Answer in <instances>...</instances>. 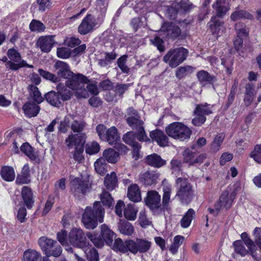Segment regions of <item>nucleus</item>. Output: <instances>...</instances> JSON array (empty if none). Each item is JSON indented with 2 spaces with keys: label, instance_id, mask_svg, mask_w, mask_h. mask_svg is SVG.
Instances as JSON below:
<instances>
[{
  "label": "nucleus",
  "instance_id": "nucleus-1",
  "mask_svg": "<svg viewBox=\"0 0 261 261\" xmlns=\"http://www.w3.org/2000/svg\"><path fill=\"white\" fill-rule=\"evenodd\" d=\"M105 211L99 201H95L92 207L87 206L83 214L82 221L87 229H93L98 225V221H103Z\"/></svg>",
  "mask_w": 261,
  "mask_h": 261
},
{
  "label": "nucleus",
  "instance_id": "nucleus-2",
  "mask_svg": "<svg viewBox=\"0 0 261 261\" xmlns=\"http://www.w3.org/2000/svg\"><path fill=\"white\" fill-rule=\"evenodd\" d=\"M57 239L63 246H67L70 244L81 248H83L86 246V237L81 228L72 229L68 237L67 231L62 230L57 233Z\"/></svg>",
  "mask_w": 261,
  "mask_h": 261
},
{
  "label": "nucleus",
  "instance_id": "nucleus-3",
  "mask_svg": "<svg viewBox=\"0 0 261 261\" xmlns=\"http://www.w3.org/2000/svg\"><path fill=\"white\" fill-rule=\"evenodd\" d=\"M192 4L189 0H181L171 4L170 2H163L156 9L163 12L165 15L171 19H174L178 12H186L191 9Z\"/></svg>",
  "mask_w": 261,
  "mask_h": 261
},
{
  "label": "nucleus",
  "instance_id": "nucleus-4",
  "mask_svg": "<svg viewBox=\"0 0 261 261\" xmlns=\"http://www.w3.org/2000/svg\"><path fill=\"white\" fill-rule=\"evenodd\" d=\"M65 82L66 86L72 90L77 98H87L89 94L85 88V85L88 82V80L84 75L72 74L69 79Z\"/></svg>",
  "mask_w": 261,
  "mask_h": 261
},
{
  "label": "nucleus",
  "instance_id": "nucleus-5",
  "mask_svg": "<svg viewBox=\"0 0 261 261\" xmlns=\"http://www.w3.org/2000/svg\"><path fill=\"white\" fill-rule=\"evenodd\" d=\"M175 196L178 197L182 203H189L194 196V190L188 180L186 178H177L175 181Z\"/></svg>",
  "mask_w": 261,
  "mask_h": 261
},
{
  "label": "nucleus",
  "instance_id": "nucleus-6",
  "mask_svg": "<svg viewBox=\"0 0 261 261\" xmlns=\"http://www.w3.org/2000/svg\"><path fill=\"white\" fill-rule=\"evenodd\" d=\"M167 135L181 141L189 139L191 135L190 129L184 124L175 122L169 124L166 128Z\"/></svg>",
  "mask_w": 261,
  "mask_h": 261
},
{
  "label": "nucleus",
  "instance_id": "nucleus-7",
  "mask_svg": "<svg viewBox=\"0 0 261 261\" xmlns=\"http://www.w3.org/2000/svg\"><path fill=\"white\" fill-rule=\"evenodd\" d=\"M188 50L184 47L170 49L164 57L163 61L172 68L177 67L187 57Z\"/></svg>",
  "mask_w": 261,
  "mask_h": 261
},
{
  "label": "nucleus",
  "instance_id": "nucleus-8",
  "mask_svg": "<svg viewBox=\"0 0 261 261\" xmlns=\"http://www.w3.org/2000/svg\"><path fill=\"white\" fill-rule=\"evenodd\" d=\"M96 130L100 139L110 145L116 144L119 140V135L115 126L107 129L103 124H100L96 126Z\"/></svg>",
  "mask_w": 261,
  "mask_h": 261
},
{
  "label": "nucleus",
  "instance_id": "nucleus-9",
  "mask_svg": "<svg viewBox=\"0 0 261 261\" xmlns=\"http://www.w3.org/2000/svg\"><path fill=\"white\" fill-rule=\"evenodd\" d=\"M91 186L88 176L75 177L71 181V191L75 196L80 198L90 190Z\"/></svg>",
  "mask_w": 261,
  "mask_h": 261
},
{
  "label": "nucleus",
  "instance_id": "nucleus-10",
  "mask_svg": "<svg viewBox=\"0 0 261 261\" xmlns=\"http://www.w3.org/2000/svg\"><path fill=\"white\" fill-rule=\"evenodd\" d=\"M236 194L237 193L236 191H234L230 194H229L228 190H225L222 193L219 200L215 204V208L212 209L211 208H209L208 209L209 212L211 213L216 215L221 210H228L231 206L233 200L234 199Z\"/></svg>",
  "mask_w": 261,
  "mask_h": 261
},
{
  "label": "nucleus",
  "instance_id": "nucleus-11",
  "mask_svg": "<svg viewBox=\"0 0 261 261\" xmlns=\"http://www.w3.org/2000/svg\"><path fill=\"white\" fill-rule=\"evenodd\" d=\"M7 56L10 60L6 63L7 68L15 71L25 66L33 67V65H29L24 60H22L19 53L14 48H11L8 50Z\"/></svg>",
  "mask_w": 261,
  "mask_h": 261
},
{
  "label": "nucleus",
  "instance_id": "nucleus-12",
  "mask_svg": "<svg viewBox=\"0 0 261 261\" xmlns=\"http://www.w3.org/2000/svg\"><path fill=\"white\" fill-rule=\"evenodd\" d=\"M85 134H71L65 140V143L69 149L84 147L86 142Z\"/></svg>",
  "mask_w": 261,
  "mask_h": 261
},
{
  "label": "nucleus",
  "instance_id": "nucleus-13",
  "mask_svg": "<svg viewBox=\"0 0 261 261\" xmlns=\"http://www.w3.org/2000/svg\"><path fill=\"white\" fill-rule=\"evenodd\" d=\"M97 25L95 19L91 15H87L79 26L78 32L82 35H86L92 32Z\"/></svg>",
  "mask_w": 261,
  "mask_h": 261
},
{
  "label": "nucleus",
  "instance_id": "nucleus-14",
  "mask_svg": "<svg viewBox=\"0 0 261 261\" xmlns=\"http://www.w3.org/2000/svg\"><path fill=\"white\" fill-rule=\"evenodd\" d=\"M160 32L163 37L176 38L180 34L179 28L173 23L165 22L161 28Z\"/></svg>",
  "mask_w": 261,
  "mask_h": 261
},
{
  "label": "nucleus",
  "instance_id": "nucleus-15",
  "mask_svg": "<svg viewBox=\"0 0 261 261\" xmlns=\"http://www.w3.org/2000/svg\"><path fill=\"white\" fill-rule=\"evenodd\" d=\"M145 201L150 209L157 210L161 206V196L157 191H148Z\"/></svg>",
  "mask_w": 261,
  "mask_h": 261
},
{
  "label": "nucleus",
  "instance_id": "nucleus-16",
  "mask_svg": "<svg viewBox=\"0 0 261 261\" xmlns=\"http://www.w3.org/2000/svg\"><path fill=\"white\" fill-rule=\"evenodd\" d=\"M54 67L58 75L65 79H69L73 73L70 70L68 65L61 61H58L55 63Z\"/></svg>",
  "mask_w": 261,
  "mask_h": 261
},
{
  "label": "nucleus",
  "instance_id": "nucleus-17",
  "mask_svg": "<svg viewBox=\"0 0 261 261\" xmlns=\"http://www.w3.org/2000/svg\"><path fill=\"white\" fill-rule=\"evenodd\" d=\"M55 43L54 36L52 35L42 36L40 37L37 42V45L42 51L48 53Z\"/></svg>",
  "mask_w": 261,
  "mask_h": 261
},
{
  "label": "nucleus",
  "instance_id": "nucleus-18",
  "mask_svg": "<svg viewBox=\"0 0 261 261\" xmlns=\"http://www.w3.org/2000/svg\"><path fill=\"white\" fill-rule=\"evenodd\" d=\"M230 0H216L213 7L216 11V15L219 17H223L230 9Z\"/></svg>",
  "mask_w": 261,
  "mask_h": 261
},
{
  "label": "nucleus",
  "instance_id": "nucleus-19",
  "mask_svg": "<svg viewBox=\"0 0 261 261\" xmlns=\"http://www.w3.org/2000/svg\"><path fill=\"white\" fill-rule=\"evenodd\" d=\"M162 186L163 191L162 204L164 208H167L170 202L172 187V185L169 183L166 179L163 180Z\"/></svg>",
  "mask_w": 261,
  "mask_h": 261
},
{
  "label": "nucleus",
  "instance_id": "nucleus-20",
  "mask_svg": "<svg viewBox=\"0 0 261 261\" xmlns=\"http://www.w3.org/2000/svg\"><path fill=\"white\" fill-rule=\"evenodd\" d=\"M150 137L152 141H155L159 145L164 147L168 145V139L163 132L159 129L152 131L150 133Z\"/></svg>",
  "mask_w": 261,
  "mask_h": 261
},
{
  "label": "nucleus",
  "instance_id": "nucleus-21",
  "mask_svg": "<svg viewBox=\"0 0 261 261\" xmlns=\"http://www.w3.org/2000/svg\"><path fill=\"white\" fill-rule=\"evenodd\" d=\"M100 228V234L103 241L109 246H111L115 238V233L105 224L101 225Z\"/></svg>",
  "mask_w": 261,
  "mask_h": 261
},
{
  "label": "nucleus",
  "instance_id": "nucleus-22",
  "mask_svg": "<svg viewBox=\"0 0 261 261\" xmlns=\"http://www.w3.org/2000/svg\"><path fill=\"white\" fill-rule=\"evenodd\" d=\"M241 238L242 240V242L245 244L247 248L249 249L250 252V255L253 257H255V253L257 251V247L256 244H255L252 240H251L248 236V234L244 232H243L241 235Z\"/></svg>",
  "mask_w": 261,
  "mask_h": 261
},
{
  "label": "nucleus",
  "instance_id": "nucleus-23",
  "mask_svg": "<svg viewBox=\"0 0 261 261\" xmlns=\"http://www.w3.org/2000/svg\"><path fill=\"white\" fill-rule=\"evenodd\" d=\"M127 195L131 201L135 202L140 201L142 199L140 189L136 184H133L128 187Z\"/></svg>",
  "mask_w": 261,
  "mask_h": 261
},
{
  "label": "nucleus",
  "instance_id": "nucleus-24",
  "mask_svg": "<svg viewBox=\"0 0 261 261\" xmlns=\"http://www.w3.org/2000/svg\"><path fill=\"white\" fill-rule=\"evenodd\" d=\"M21 196L27 207L31 208L34 202L31 189L27 186L23 187L21 190Z\"/></svg>",
  "mask_w": 261,
  "mask_h": 261
},
{
  "label": "nucleus",
  "instance_id": "nucleus-25",
  "mask_svg": "<svg viewBox=\"0 0 261 261\" xmlns=\"http://www.w3.org/2000/svg\"><path fill=\"white\" fill-rule=\"evenodd\" d=\"M55 243H56V241L45 237H42L38 240V244L46 255L47 253H49V251L53 247Z\"/></svg>",
  "mask_w": 261,
  "mask_h": 261
},
{
  "label": "nucleus",
  "instance_id": "nucleus-26",
  "mask_svg": "<svg viewBox=\"0 0 261 261\" xmlns=\"http://www.w3.org/2000/svg\"><path fill=\"white\" fill-rule=\"evenodd\" d=\"M23 110L28 117H35L38 114L40 107L35 103L27 102L23 107Z\"/></svg>",
  "mask_w": 261,
  "mask_h": 261
},
{
  "label": "nucleus",
  "instance_id": "nucleus-27",
  "mask_svg": "<svg viewBox=\"0 0 261 261\" xmlns=\"http://www.w3.org/2000/svg\"><path fill=\"white\" fill-rule=\"evenodd\" d=\"M146 162L149 165L157 168H160L166 164V161L155 153L148 155L146 157Z\"/></svg>",
  "mask_w": 261,
  "mask_h": 261
},
{
  "label": "nucleus",
  "instance_id": "nucleus-28",
  "mask_svg": "<svg viewBox=\"0 0 261 261\" xmlns=\"http://www.w3.org/2000/svg\"><path fill=\"white\" fill-rule=\"evenodd\" d=\"M132 1L134 3H133L132 5L134 6V9L137 12L144 14L150 11L148 9V7L150 5V2H143L141 0H132Z\"/></svg>",
  "mask_w": 261,
  "mask_h": 261
},
{
  "label": "nucleus",
  "instance_id": "nucleus-29",
  "mask_svg": "<svg viewBox=\"0 0 261 261\" xmlns=\"http://www.w3.org/2000/svg\"><path fill=\"white\" fill-rule=\"evenodd\" d=\"M2 178L7 181H12L15 178V173L13 167L10 166H4L1 171Z\"/></svg>",
  "mask_w": 261,
  "mask_h": 261
},
{
  "label": "nucleus",
  "instance_id": "nucleus-30",
  "mask_svg": "<svg viewBox=\"0 0 261 261\" xmlns=\"http://www.w3.org/2000/svg\"><path fill=\"white\" fill-rule=\"evenodd\" d=\"M57 90L62 101L69 100L72 95V92L67 89V87L62 83H59L57 85Z\"/></svg>",
  "mask_w": 261,
  "mask_h": 261
},
{
  "label": "nucleus",
  "instance_id": "nucleus-31",
  "mask_svg": "<svg viewBox=\"0 0 261 261\" xmlns=\"http://www.w3.org/2000/svg\"><path fill=\"white\" fill-rule=\"evenodd\" d=\"M118 228L119 232L125 235H131L134 231L132 225L125 220H120L118 224Z\"/></svg>",
  "mask_w": 261,
  "mask_h": 261
},
{
  "label": "nucleus",
  "instance_id": "nucleus-32",
  "mask_svg": "<svg viewBox=\"0 0 261 261\" xmlns=\"http://www.w3.org/2000/svg\"><path fill=\"white\" fill-rule=\"evenodd\" d=\"M47 101L52 106L59 107L62 103V99L58 92L51 91L46 94L45 96Z\"/></svg>",
  "mask_w": 261,
  "mask_h": 261
},
{
  "label": "nucleus",
  "instance_id": "nucleus-33",
  "mask_svg": "<svg viewBox=\"0 0 261 261\" xmlns=\"http://www.w3.org/2000/svg\"><path fill=\"white\" fill-rule=\"evenodd\" d=\"M230 18L232 21H237L242 18L251 20L253 18V16L246 11L237 10L232 13Z\"/></svg>",
  "mask_w": 261,
  "mask_h": 261
},
{
  "label": "nucleus",
  "instance_id": "nucleus-34",
  "mask_svg": "<svg viewBox=\"0 0 261 261\" xmlns=\"http://www.w3.org/2000/svg\"><path fill=\"white\" fill-rule=\"evenodd\" d=\"M28 90L31 97L34 101L37 103H40L43 101V97L36 86L33 85H29Z\"/></svg>",
  "mask_w": 261,
  "mask_h": 261
},
{
  "label": "nucleus",
  "instance_id": "nucleus-35",
  "mask_svg": "<svg viewBox=\"0 0 261 261\" xmlns=\"http://www.w3.org/2000/svg\"><path fill=\"white\" fill-rule=\"evenodd\" d=\"M223 24V21L217 20L216 17H214L210 22V27L214 33H217L219 34L221 31L223 33L225 30Z\"/></svg>",
  "mask_w": 261,
  "mask_h": 261
},
{
  "label": "nucleus",
  "instance_id": "nucleus-36",
  "mask_svg": "<svg viewBox=\"0 0 261 261\" xmlns=\"http://www.w3.org/2000/svg\"><path fill=\"white\" fill-rule=\"evenodd\" d=\"M102 155V158L110 163H116L119 156L118 153L111 148L105 150Z\"/></svg>",
  "mask_w": 261,
  "mask_h": 261
},
{
  "label": "nucleus",
  "instance_id": "nucleus-37",
  "mask_svg": "<svg viewBox=\"0 0 261 261\" xmlns=\"http://www.w3.org/2000/svg\"><path fill=\"white\" fill-rule=\"evenodd\" d=\"M126 120L128 125L134 130H137L144 127V122L139 119L138 117L128 116Z\"/></svg>",
  "mask_w": 261,
  "mask_h": 261
},
{
  "label": "nucleus",
  "instance_id": "nucleus-38",
  "mask_svg": "<svg viewBox=\"0 0 261 261\" xmlns=\"http://www.w3.org/2000/svg\"><path fill=\"white\" fill-rule=\"evenodd\" d=\"M137 212L138 210L134 204H128L124 209L123 215L127 220H134L136 218Z\"/></svg>",
  "mask_w": 261,
  "mask_h": 261
},
{
  "label": "nucleus",
  "instance_id": "nucleus-39",
  "mask_svg": "<svg viewBox=\"0 0 261 261\" xmlns=\"http://www.w3.org/2000/svg\"><path fill=\"white\" fill-rule=\"evenodd\" d=\"M157 178L156 174L153 172L146 171L141 175L140 179L145 185H150L155 181Z\"/></svg>",
  "mask_w": 261,
  "mask_h": 261
},
{
  "label": "nucleus",
  "instance_id": "nucleus-40",
  "mask_svg": "<svg viewBox=\"0 0 261 261\" xmlns=\"http://www.w3.org/2000/svg\"><path fill=\"white\" fill-rule=\"evenodd\" d=\"M117 179L116 174L112 172L110 174H107L105 179V185L108 190H113L117 185Z\"/></svg>",
  "mask_w": 261,
  "mask_h": 261
},
{
  "label": "nucleus",
  "instance_id": "nucleus-41",
  "mask_svg": "<svg viewBox=\"0 0 261 261\" xmlns=\"http://www.w3.org/2000/svg\"><path fill=\"white\" fill-rule=\"evenodd\" d=\"M244 244L242 240L236 241L233 243L235 252L242 256H245L249 253L250 254V251L248 249H246Z\"/></svg>",
  "mask_w": 261,
  "mask_h": 261
},
{
  "label": "nucleus",
  "instance_id": "nucleus-42",
  "mask_svg": "<svg viewBox=\"0 0 261 261\" xmlns=\"http://www.w3.org/2000/svg\"><path fill=\"white\" fill-rule=\"evenodd\" d=\"M94 165L95 170L98 174L103 175L107 172V164L103 158L98 159Z\"/></svg>",
  "mask_w": 261,
  "mask_h": 261
},
{
  "label": "nucleus",
  "instance_id": "nucleus-43",
  "mask_svg": "<svg viewBox=\"0 0 261 261\" xmlns=\"http://www.w3.org/2000/svg\"><path fill=\"white\" fill-rule=\"evenodd\" d=\"M195 212L193 209H189L180 221V225L182 228H188L194 217Z\"/></svg>",
  "mask_w": 261,
  "mask_h": 261
},
{
  "label": "nucleus",
  "instance_id": "nucleus-44",
  "mask_svg": "<svg viewBox=\"0 0 261 261\" xmlns=\"http://www.w3.org/2000/svg\"><path fill=\"white\" fill-rule=\"evenodd\" d=\"M246 93L244 101L245 106L250 105L254 98V87L251 84H248L246 86Z\"/></svg>",
  "mask_w": 261,
  "mask_h": 261
},
{
  "label": "nucleus",
  "instance_id": "nucleus-45",
  "mask_svg": "<svg viewBox=\"0 0 261 261\" xmlns=\"http://www.w3.org/2000/svg\"><path fill=\"white\" fill-rule=\"evenodd\" d=\"M213 106L207 103L198 105L194 111L195 114H200L204 116L209 115L213 113Z\"/></svg>",
  "mask_w": 261,
  "mask_h": 261
},
{
  "label": "nucleus",
  "instance_id": "nucleus-46",
  "mask_svg": "<svg viewBox=\"0 0 261 261\" xmlns=\"http://www.w3.org/2000/svg\"><path fill=\"white\" fill-rule=\"evenodd\" d=\"M197 77L201 84L210 83L214 81V76L211 75L207 71L201 70L197 72Z\"/></svg>",
  "mask_w": 261,
  "mask_h": 261
},
{
  "label": "nucleus",
  "instance_id": "nucleus-47",
  "mask_svg": "<svg viewBox=\"0 0 261 261\" xmlns=\"http://www.w3.org/2000/svg\"><path fill=\"white\" fill-rule=\"evenodd\" d=\"M40 257V254L36 250L28 249L24 252L23 261H38Z\"/></svg>",
  "mask_w": 261,
  "mask_h": 261
},
{
  "label": "nucleus",
  "instance_id": "nucleus-48",
  "mask_svg": "<svg viewBox=\"0 0 261 261\" xmlns=\"http://www.w3.org/2000/svg\"><path fill=\"white\" fill-rule=\"evenodd\" d=\"M87 236L95 246L100 247L103 246V241L101 234L99 235L98 233L92 232L88 233Z\"/></svg>",
  "mask_w": 261,
  "mask_h": 261
},
{
  "label": "nucleus",
  "instance_id": "nucleus-49",
  "mask_svg": "<svg viewBox=\"0 0 261 261\" xmlns=\"http://www.w3.org/2000/svg\"><path fill=\"white\" fill-rule=\"evenodd\" d=\"M20 150L28 156L31 160L35 161L36 155L32 147L28 143H23L20 147Z\"/></svg>",
  "mask_w": 261,
  "mask_h": 261
},
{
  "label": "nucleus",
  "instance_id": "nucleus-50",
  "mask_svg": "<svg viewBox=\"0 0 261 261\" xmlns=\"http://www.w3.org/2000/svg\"><path fill=\"white\" fill-rule=\"evenodd\" d=\"M185 241L184 237L180 235H177L174 237L173 239V242L171 245L170 247V251L172 254H175L177 252L178 248Z\"/></svg>",
  "mask_w": 261,
  "mask_h": 261
},
{
  "label": "nucleus",
  "instance_id": "nucleus-51",
  "mask_svg": "<svg viewBox=\"0 0 261 261\" xmlns=\"http://www.w3.org/2000/svg\"><path fill=\"white\" fill-rule=\"evenodd\" d=\"M225 135L223 133L218 134L214 138L213 142L211 144V149L214 151H218L224 140Z\"/></svg>",
  "mask_w": 261,
  "mask_h": 261
},
{
  "label": "nucleus",
  "instance_id": "nucleus-52",
  "mask_svg": "<svg viewBox=\"0 0 261 261\" xmlns=\"http://www.w3.org/2000/svg\"><path fill=\"white\" fill-rule=\"evenodd\" d=\"M137 251L141 253L147 252L151 247V243L150 241L143 239H137Z\"/></svg>",
  "mask_w": 261,
  "mask_h": 261
},
{
  "label": "nucleus",
  "instance_id": "nucleus-53",
  "mask_svg": "<svg viewBox=\"0 0 261 261\" xmlns=\"http://www.w3.org/2000/svg\"><path fill=\"white\" fill-rule=\"evenodd\" d=\"M86 126V123L82 121L71 120L70 127L74 133H81L84 130Z\"/></svg>",
  "mask_w": 261,
  "mask_h": 261
},
{
  "label": "nucleus",
  "instance_id": "nucleus-54",
  "mask_svg": "<svg viewBox=\"0 0 261 261\" xmlns=\"http://www.w3.org/2000/svg\"><path fill=\"white\" fill-rule=\"evenodd\" d=\"M72 119L73 117L71 115H68L66 116L64 120L60 122V126L59 127V131L63 133H66L71 124V120Z\"/></svg>",
  "mask_w": 261,
  "mask_h": 261
},
{
  "label": "nucleus",
  "instance_id": "nucleus-55",
  "mask_svg": "<svg viewBox=\"0 0 261 261\" xmlns=\"http://www.w3.org/2000/svg\"><path fill=\"white\" fill-rule=\"evenodd\" d=\"M127 59V56L123 55L120 57L117 60V65L121 71L125 73H128L129 71V68L126 65V61Z\"/></svg>",
  "mask_w": 261,
  "mask_h": 261
},
{
  "label": "nucleus",
  "instance_id": "nucleus-56",
  "mask_svg": "<svg viewBox=\"0 0 261 261\" xmlns=\"http://www.w3.org/2000/svg\"><path fill=\"white\" fill-rule=\"evenodd\" d=\"M250 156L256 162L261 163V144L255 146L253 150L250 153Z\"/></svg>",
  "mask_w": 261,
  "mask_h": 261
},
{
  "label": "nucleus",
  "instance_id": "nucleus-57",
  "mask_svg": "<svg viewBox=\"0 0 261 261\" xmlns=\"http://www.w3.org/2000/svg\"><path fill=\"white\" fill-rule=\"evenodd\" d=\"M100 149L99 144L96 142L88 143L86 146V152L89 154H93L97 153Z\"/></svg>",
  "mask_w": 261,
  "mask_h": 261
},
{
  "label": "nucleus",
  "instance_id": "nucleus-58",
  "mask_svg": "<svg viewBox=\"0 0 261 261\" xmlns=\"http://www.w3.org/2000/svg\"><path fill=\"white\" fill-rule=\"evenodd\" d=\"M84 150V147H83L75 149L73 151L71 152L73 159L79 163H82L84 160V157L83 155Z\"/></svg>",
  "mask_w": 261,
  "mask_h": 261
},
{
  "label": "nucleus",
  "instance_id": "nucleus-59",
  "mask_svg": "<svg viewBox=\"0 0 261 261\" xmlns=\"http://www.w3.org/2000/svg\"><path fill=\"white\" fill-rule=\"evenodd\" d=\"M136 136L134 132H128L123 136V140L126 144L134 146L138 143L135 141Z\"/></svg>",
  "mask_w": 261,
  "mask_h": 261
},
{
  "label": "nucleus",
  "instance_id": "nucleus-60",
  "mask_svg": "<svg viewBox=\"0 0 261 261\" xmlns=\"http://www.w3.org/2000/svg\"><path fill=\"white\" fill-rule=\"evenodd\" d=\"M29 27L32 31L37 32H42L45 28L41 22L34 19L31 22Z\"/></svg>",
  "mask_w": 261,
  "mask_h": 261
},
{
  "label": "nucleus",
  "instance_id": "nucleus-61",
  "mask_svg": "<svg viewBox=\"0 0 261 261\" xmlns=\"http://www.w3.org/2000/svg\"><path fill=\"white\" fill-rule=\"evenodd\" d=\"M38 72L43 78L50 80L54 83L59 82V79L56 75L48 71H44L42 69L38 70Z\"/></svg>",
  "mask_w": 261,
  "mask_h": 261
},
{
  "label": "nucleus",
  "instance_id": "nucleus-62",
  "mask_svg": "<svg viewBox=\"0 0 261 261\" xmlns=\"http://www.w3.org/2000/svg\"><path fill=\"white\" fill-rule=\"evenodd\" d=\"M126 241L123 242L122 240L120 238H117L115 240L113 249L116 251H119L120 252L125 253L126 252Z\"/></svg>",
  "mask_w": 261,
  "mask_h": 261
},
{
  "label": "nucleus",
  "instance_id": "nucleus-63",
  "mask_svg": "<svg viewBox=\"0 0 261 261\" xmlns=\"http://www.w3.org/2000/svg\"><path fill=\"white\" fill-rule=\"evenodd\" d=\"M235 29L237 33V37H241L246 36L248 35V31L246 29L245 25L243 23L239 22L235 25Z\"/></svg>",
  "mask_w": 261,
  "mask_h": 261
},
{
  "label": "nucleus",
  "instance_id": "nucleus-64",
  "mask_svg": "<svg viewBox=\"0 0 261 261\" xmlns=\"http://www.w3.org/2000/svg\"><path fill=\"white\" fill-rule=\"evenodd\" d=\"M100 200L103 205L109 207L112 205L113 199L111 195L107 192H103L100 195Z\"/></svg>",
  "mask_w": 261,
  "mask_h": 261
}]
</instances>
